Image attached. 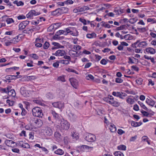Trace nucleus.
Returning a JSON list of instances; mask_svg holds the SVG:
<instances>
[{
	"instance_id": "f257e3e1",
	"label": "nucleus",
	"mask_w": 156,
	"mask_h": 156,
	"mask_svg": "<svg viewBox=\"0 0 156 156\" xmlns=\"http://www.w3.org/2000/svg\"><path fill=\"white\" fill-rule=\"evenodd\" d=\"M105 100L115 107H119L120 105V103L115 100L112 96H110V98H106Z\"/></svg>"
},
{
	"instance_id": "f03ea898",
	"label": "nucleus",
	"mask_w": 156,
	"mask_h": 156,
	"mask_svg": "<svg viewBox=\"0 0 156 156\" xmlns=\"http://www.w3.org/2000/svg\"><path fill=\"white\" fill-rule=\"evenodd\" d=\"M32 114L35 117L42 118L43 114L41 109L38 107H35L33 108L32 110Z\"/></svg>"
},
{
	"instance_id": "7ed1b4c3",
	"label": "nucleus",
	"mask_w": 156,
	"mask_h": 156,
	"mask_svg": "<svg viewBox=\"0 0 156 156\" xmlns=\"http://www.w3.org/2000/svg\"><path fill=\"white\" fill-rule=\"evenodd\" d=\"M59 126L62 129L67 130L70 127V124L67 121L63 119L60 121Z\"/></svg>"
},
{
	"instance_id": "20e7f679",
	"label": "nucleus",
	"mask_w": 156,
	"mask_h": 156,
	"mask_svg": "<svg viewBox=\"0 0 156 156\" xmlns=\"http://www.w3.org/2000/svg\"><path fill=\"white\" fill-rule=\"evenodd\" d=\"M95 136L90 133L86 134L85 137V139L89 142H93L95 140Z\"/></svg>"
},
{
	"instance_id": "39448f33",
	"label": "nucleus",
	"mask_w": 156,
	"mask_h": 156,
	"mask_svg": "<svg viewBox=\"0 0 156 156\" xmlns=\"http://www.w3.org/2000/svg\"><path fill=\"white\" fill-rule=\"evenodd\" d=\"M43 133L44 135L51 136L53 133V131L51 128L48 126L45 127L43 130Z\"/></svg>"
},
{
	"instance_id": "423d86ee",
	"label": "nucleus",
	"mask_w": 156,
	"mask_h": 156,
	"mask_svg": "<svg viewBox=\"0 0 156 156\" xmlns=\"http://www.w3.org/2000/svg\"><path fill=\"white\" fill-rule=\"evenodd\" d=\"M52 105L55 107L59 109L63 108L64 107V104L61 101H58L52 103Z\"/></svg>"
},
{
	"instance_id": "0eeeda50",
	"label": "nucleus",
	"mask_w": 156,
	"mask_h": 156,
	"mask_svg": "<svg viewBox=\"0 0 156 156\" xmlns=\"http://www.w3.org/2000/svg\"><path fill=\"white\" fill-rule=\"evenodd\" d=\"M70 27H69L66 28L64 30L65 32L64 35H67L68 33H70V34L73 36H77L78 35V32L76 30V32L73 33L70 30Z\"/></svg>"
},
{
	"instance_id": "6e6552de",
	"label": "nucleus",
	"mask_w": 156,
	"mask_h": 156,
	"mask_svg": "<svg viewBox=\"0 0 156 156\" xmlns=\"http://www.w3.org/2000/svg\"><path fill=\"white\" fill-rule=\"evenodd\" d=\"M32 119L33 120V123L37 127H40L42 124V121L38 119H34L33 118Z\"/></svg>"
},
{
	"instance_id": "1a4fd4ad",
	"label": "nucleus",
	"mask_w": 156,
	"mask_h": 156,
	"mask_svg": "<svg viewBox=\"0 0 156 156\" xmlns=\"http://www.w3.org/2000/svg\"><path fill=\"white\" fill-rule=\"evenodd\" d=\"M39 14L37 13L34 10H31L27 15L26 16L27 18L32 19L34 16L38 15Z\"/></svg>"
},
{
	"instance_id": "9d476101",
	"label": "nucleus",
	"mask_w": 156,
	"mask_h": 156,
	"mask_svg": "<svg viewBox=\"0 0 156 156\" xmlns=\"http://www.w3.org/2000/svg\"><path fill=\"white\" fill-rule=\"evenodd\" d=\"M69 80L72 86L74 88H76L78 85L77 80L73 78H70Z\"/></svg>"
},
{
	"instance_id": "9b49d317",
	"label": "nucleus",
	"mask_w": 156,
	"mask_h": 156,
	"mask_svg": "<svg viewBox=\"0 0 156 156\" xmlns=\"http://www.w3.org/2000/svg\"><path fill=\"white\" fill-rule=\"evenodd\" d=\"M66 54V52L64 50H58L55 53H52V55L56 56H62Z\"/></svg>"
},
{
	"instance_id": "f8f14e48",
	"label": "nucleus",
	"mask_w": 156,
	"mask_h": 156,
	"mask_svg": "<svg viewBox=\"0 0 156 156\" xmlns=\"http://www.w3.org/2000/svg\"><path fill=\"white\" fill-rule=\"evenodd\" d=\"M69 116L70 120L72 121H74L76 120L77 116L76 115L72 112H70L69 114Z\"/></svg>"
},
{
	"instance_id": "ddd939ff",
	"label": "nucleus",
	"mask_w": 156,
	"mask_h": 156,
	"mask_svg": "<svg viewBox=\"0 0 156 156\" xmlns=\"http://www.w3.org/2000/svg\"><path fill=\"white\" fill-rule=\"evenodd\" d=\"M7 16H2V18L3 20H5L6 21L7 24H10L14 22V20L12 18H7Z\"/></svg>"
},
{
	"instance_id": "4468645a",
	"label": "nucleus",
	"mask_w": 156,
	"mask_h": 156,
	"mask_svg": "<svg viewBox=\"0 0 156 156\" xmlns=\"http://www.w3.org/2000/svg\"><path fill=\"white\" fill-rule=\"evenodd\" d=\"M146 102L148 105H151L152 107H153L155 104L154 101L151 99L147 98Z\"/></svg>"
},
{
	"instance_id": "2eb2a0df",
	"label": "nucleus",
	"mask_w": 156,
	"mask_h": 156,
	"mask_svg": "<svg viewBox=\"0 0 156 156\" xmlns=\"http://www.w3.org/2000/svg\"><path fill=\"white\" fill-rule=\"evenodd\" d=\"M147 44L146 41H143L139 43L137 45V47L144 48L147 46Z\"/></svg>"
},
{
	"instance_id": "dca6fc26",
	"label": "nucleus",
	"mask_w": 156,
	"mask_h": 156,
	"mask_svg": "<svg viewBox=\"0 0 156 156\" xmlns=\"http://www.w3.org/2000/svg\"><path fill=\"white\" fill-rule=\"evenodd\" d=\"M89 9V8L87 6H83L82 7L80 8L78 7V9H76V10H79V12H83L85 10H87Z\"/></svg>"
},
{
	"instance_id": "f3484780",
	"label": "nucleus",
	"mask_w": 156,
	"mask_h": 156,
	"mask_svg": "<svg viewBox=\"0 0 156 156\" xmlns=\"http://www.w3.org/2000/svg\"><path fill=\"white\" fill-rule=\"evenodd\" d=\"M146 51L147 53H150L151 54H153L155 52V50L151 48H148L146 49Z\"/></svg>"
},
{
	"instance_id": "a211bd4d",
	"label": "nucleus",
	"mask_w": 156,
	"mask_h": 156,
	"mask_svg": "<svg viewBox=\"0 0 156 156\" xmlns=\"http://www.w3.org/2000/svg\"><path fill=\"white\" fill-rule=\"evenodd\" d=\"M20 41V39L18 36H16L15 37L11 39L10 41L13 44H16L18 42Z\"/></svg>"
},
{
	"instance_id": "6ab92c4d",
	"label": "nucleus",
	"mask_w": 156,
	"mask_h": 156,
	"mask_svg": "<svg viewBox=\"0 0 156 156\" xmlns=\"http://www.w3.org/2000/svg\"><path fill=\"white\" fill-rule=\"evenodd\" d=\"M69 54L70 56L73 57L77 56V52L73 50H70L69 52Z\"/></svg>"
},
{
	"instance_id": "aec40b11",
	"label": "nucleus",
	"mask_w": 156,
	"mask_h": 156,
	"mask_svg": "<svg viewBox=\"0 0 156 156\" xmlns=\"http://www.w3.org/2000/svg\"><path fill=\"white\" fill-rule=\"evenodd\" d=\"M52 44L57 48H64L63 46L61 45L59 43L57 42H52Z\"/></svg>"
},
{
	"instance_id": "412c9836",
	"label": "nucleus",
	"mask_w": 156,
	"mask_h": 156,
	"mask_svg": "<svg viewBox=\"0 0 156 156\" xmlns=\"http://www.w3.org/2000/svg\"><path fill=\"white\" fill-rule=\"evenodd\" d=\"M51 114L55 119H58L59 118V115L56 113L55 111L52 110L51 111Z\"/></svg>"
},
{
	"instance_id": "4be33fe9",
	"label": "nucleus",
	"mask_w": 156,
	"mask_h": 156,
	"mask_svg": "<svg viewBox=\"0 0 156 156\" xmlns=\"http://www.w3.org/2000/svg\"><path fill=\"white\" fill-rule=\"evenodd\" d=\"M54 153L57 154L59 155H62L63 154L64 152L63 150L60 149H58L56 150Z\"/></svg>"
},
{
	"instance_id": "5701e85b",
	"label": "nucleus",
	"mask_w": 156,
	"mask_h": 156,
	"mask_svg": "<svg viewBox=\"0 0 156 156\" xmlns=\"http://www.w3.org/2000/svg\"><path fill=\"white\" fill-rule=\"evenodd\" d=\"M8 93V95L9 96L15 97L16 95V92L13 89H11Z\"/></svg>"
},
{
	"instance_id": "b1692460",
	"label": "nucleus",
	"mask_w": 156,
	"mask_h": 156,
	"mask_svg": "<svg viewBox=\"0 0 156 156\" xmlns=\"http://www.w3.org/2000/svg\"><path fill=\"white\" fill-rule=\"evenodd\" d=\"M131 97V96H129L126 100V102L129 104L132 105L133 104L134 102V98H132L130 97Z\"/></svg>"
},
{
	"instance_id": "393cba45",
	"label": "nucleus",
	"mask_w": 156,
	"mask_h": 156,
	"mask_svg": "<svg viewBox=\"0 0 156 156\" xmlns=\"http://www.w3.org/2000/svg\"><path fill=\"white\" fill-rule=\"evenodd\" d=\"M65 32V31L64 30H59L56 32V34L55 35V37L56 38H58L59 35L63 34L64 35Z\"/></svg>"
},
{
	"instance_id": "a878e982",
	"label": "nucleus",
	"mask_w": 156,
	"mask_h": 156,
	"mask_svg": "<svg viewBox=\"0 0 156 156\" xmlns=\"http://www.w3.org/2000/svg\"><path fill=\"white\" fill-rule=\"evenodd\" d=\"M109 129L112 132H114L116 131V130L115 126L113 124L110 125Z\"/></svg>"
},
{
	"instance_id": "bb28decb",
	"label": "nucleus",
	"mask_w": 156,
	"mask_h": 156,
	"mask_svg": "<svg viewBox=\"0 0 156 156\" xmlns=\"http://www.w3.org/2000/svg\"><path fill=\"white\" fill-rule=\"evenodd\" d=\"M138 103L142 108L146 111H148V108L145 106L144 104L143 103L140 101H138Z\"/></svg>"
},
{
	"instance_id": "cd10ccee",
	"label": "nucleus",
	"mask_w": 156,
	"mask_h": 156,
	"mask_svg": "<svg viewBox=\"0 0 156 156\" xmlns=\"http://www.w3.org/2000/svg\"><path fill=\"white\" fill-rule=\"evenodd\" d=\"M117 148L119 150L125 151L126 150V147L123 145H120L117 147Z\"/></svg>"
},
{
	"instance_id": "c85d7f7f",
	"label": "nucleus",
	"mask_w": 156,
	"mask_h": 156,
	"mask_svg": "<svg viewBox=\"0 0 156 156\" xmlns=\"http://www.w3.org/2000/svg\"><path fill=\"white\" fill-rule=\"evenodd\" d=\"M71 136L73 139L76 140L79 138V136L77 133H75L74 132L72 133Z\"/></svg>"
},
{
	"instance_id": "c756f323",
	"label": "nucleus",
	"mask_w": 156,
	"mask_h": 156,
	"mask_svg": "<svg viewBox=\"0 0 156 156\" xmlns=\"http://www.w3.org/2000/svg\"><path fill=\"white\" fill-rule=\"evenodd\" d=\"M59 9H56L55 11L51 12V15L52 16H56L58 15L59 13Z\"/></svg>"
},
{
	"instance_id": "7c9ffc66",
	"label": "nucleus",
	"mask_w": 156,
	"mask_h": 156,
	"mask_svg": "<svg viewBox=\"0 0 156 156\" xmlns=\"http://www.w3.org/2000/svg\"><path fill=\"white\" fill-rule=\"evenodd\" d=\"M122 92L114 91L112 93V94L114 96L119 97L120 96V95L121 94H122Z\"/></svg>"
},
{
	"instance_id": "2f4dec72",
	"label": "nucleus",
	"mask_w": 156,
	"mask_h": 156,
	"mask_svg": "<svg viewBox=\"0 0 156 156\" xmlns=\"http://www.w3.org/2000/svg\"><path fill=\"white\" fill-rule=\"evenodd\" d=\"M86 78L87 80H93L94 79V77L91 74H86Z\"/></svg>"
},
{
	"instance_id": "473e14b6",
	"label": "nucleus",
	"mask_w": 156,
	"mask_h": 156,
	"mask_svg": "<svg viewBox=\"0 0 156 156\" xmlns=\"http://www.w3.org/2000/svg\"><path fill=\"white\" fill-rule=\"evenodd\" d=\"M59 24V23H56L54 25H51L48 28V31H50L52 30H54L55 27V26L57 25V26Z\"/></svg>"
},
{
	"instance_id": "72a5a7b5",
	"label": "nucleus",
	"mask_w": 156,
	"mask_h": 156,
	"mask_svg": "<svg viewBox=\"0 0 156 156\" xmlns=\"http://www.w3.org/2000/svg\"><path fill=\"white\" fill-rule=\"evenodd\" d=\"M114 154L115 156H124L123 154L119 151L115 152Z\"/></svg>"
},
{
	"instance_id": "f704fd0d",
	"label": "nucleus",
	"mask_w": 156,
	"mask_h": 156,
	"mask_svg": "<svg viewBox=\"0 0 156 156\" xmlns=\"http://www.w3.org/2000/svg\"><path fill=\"white\" fill-rule=\"evenodd\" d=\"M55 137L57 139L59 140L61 137V135L58 132H55L54 134Z\"/></svg>"
},
{
	"instance_id": "c9c22d12",
	"label": "nucleus",
	"mask_w": 156,
	"mask_h": 156,
	"mask_svg": "<svg viewBox=\"0 0 156 156\" xmlns=\"http://www.w3.org/2000/svg\"><path fill=\"white\" fill-rule=\"evenodd\" d=\"M25 128L26 129L30 130L32 129V126L30 124H29L26 125L25 126Z\"/></svg>"
},
{
	"instance_id": "e433bc0d",
	"label": "nucleus",
	"mask_w": 156,
	"mask_h": 156,
	"mask_svg": "<svg viewBox=\"0 0 156 156\" xmlns=\"http://www.w3.org/2000/svg\"><path fill=\"white\" fill-rule=\"evenodd\" d=\"M46 98L49 99H51L53 98V95L50 93H48L46 95Z\"/></svg>"
},
{
	"instance_id": "4c0bfd02",
	"label": "nucleus",
	"mask_w": 156,
	"mask_h": 156,
	"mask_svg": "<svg viewBox=\"0 0 156 156\" xmlns=\"http://www.w3.org/2000/svg\"><path fill=\"white\" fill-rule=\"evenodd\" d=\"M143 81V80L142 78H139L136 80V81L137 84L141 85L142 84Z\"/></svg>"
},
{
	"instance_id": "58836bf2",
	"label": "nucleus",
	"mask_w": 156,
	"mask_h": 156,
	"mask_svg": "<svg viewBox=\"0 0 156 156\" xmlns=\"http://www.w3.org/2000/svg\"><path fill=\"white\" fill-rule=\"evenodd\" d=\"M137 19L136 18H133L130 19L129 22L131 24H133L136 23L137 21Z\"/></svg>"
},
{
	"instance_id": "ea45409f",
	"label": "nucleus",
	"mask_w": 156,
	"mask_h": 156,
	"mask_svg": "<svg viewBox=\"0 0 156 156\" xmlns=\"http://www.w3.org/2000/svg\"><path fill=\"white\" fill-rule=\"evenodd\" d=\"M50 45L49 43L47 42H45L43 45V48L44 49H46L48 48Z\"/></svg>"
},
{
	"instance_id": "a19ab883",
	"label": "nucleus",
	"mask_w": 156,
	"mask_h": 156,
	"mask_svg": "<svg viewBox=\"0 0 156 156\" xmlns=\"http://www.w3.org/2000/svg\"><path fill=\"white\" fill-rule=\"evenodd\" d=\"M137 29L139 32L141 33L144 32L146 31V29L145 27L142 28H137Z\"/></svg>"
},
{
	"instance_id": "79ce46f5",
	"label": "nucleus",
	"mask_w": 156,
	"mask_h": 156,
	"mask_svg": "<svg viewBox=\"0 0 156 156\" xmlns=\"http://www.w3.org/2000/svg\"><path fill=\"white\" fill-rule=\"evenodd\" d=\"M66 70L69 72H72V73H74L76 74H77V72L75 70L73 69H72L68 68Z\"/></svg>"
},
{
	"instance_id": "37998d69",
	"label": "nucleus",
	"mask_w": 156,
	"mask_h": 156,
	"mask_svg": "<svg viewBox=\"0 0 156 156\" xmlns=\"http://www.w3.org/2000/svg\"><path fill=\"white\" fill-rule=\"evenodd\" d=\"M19 29L20 30H22L25 28V26H24L22 23H20L19 25Z\"/></svg>"
},
{
	"instance_id": "c03bdc74",
	"label": "nucleus",
	"mask_w": 156,
	"mask_h": 156,
	"mask_svg": "<svg viewBox=\"0 0 156 156\" xmlns=\"http://www.w3.org/2000/svg\"><path fill=\"white\" fill-rule=\"evenodd\" d=\"M138 122H136L133 121H132L131 122V124L132 126L134 127L138 126Z\"/></svg>"
},
{
	"instance_id": "a18cd8bd",
	"label": "nucleus",
	"mask_w": 156,
	"mask_h": 156,
	"mask_svg": "<svg viewBox=\"0 0 156 156\" xmlns=\"http://www.w3.org/2000/svg\"><path fill=\"white\" fill-rule=\"evenodd\" d=\"M58 80L61 81L62 82H65V80L64 77L63 76H60L57 79Z\"/></svg>"
},
{
	"instance_id": "49530a36",
	"label": "nucleus",
	"mask_w": 156,
	"mask_h": 156,
	"mask_svg": "<svg viewBox=\"0 0 156 156\" xmlns=\"http://www.w3.org/2000/svg\"><path fill=\"white\" fill-rule=\"evenodd\" d=\"M65 4L66 5L72 4L73 2L72 0H67L65 1Z\"/></svg>"
},
{
	"instance_id": "de8ad7c7",
	"label": "nucleus",
	"mask_w": 156,
	"mask_h": 156,
	"mask_svg": "<svg viewBox=\"0 0 156 156\" xmlns=\"http://www.w3.org/2000/svg\"><path fill=\"white\" fill-rule=\"evenodd\" d=\"M108 62L106 60V59L103 58L102 59V60L101 61L100 63H101L103 65H105Z\"/></svg>"
},
{
	"instance_id": "09e8293b",
	"label": "nucleus",
	"mask_w": 156,
	"mask_h": 156,
	"mask_svg": "<svg viewBox=\"0 0 156 156\" xmlns=\"http://www.w3.org/2000/svg\"><path fill=\"white\" fill-rule=\"evenodd\" d=\"M102 25L105 27L108 28H110L111 27V26L113 27V25L110 26L109 24H106L105 23H103Z\"/></svg>"
},
{
	"instance_id": "8fccbe9b",
	"label": "nucleus",
	"mask_w": 156,
	"mask_h": 156,
	"mask_svg": "<svg viewBox=\"0 0 156 156\" xmlns=\"http://www.w3.org/2000/svg\"><path fill=\"white\" fill-rule=\"evenodd\" d=\"M30 56L36 59H38V56L35 54H33L30 55Z\"/></svg>"
},
{
	"instance_id": "3c124183",
	"label": "nucleus",
	"mask_w": 156,
	"mask_h": 156,
	"mask_svg": "<svg viewBox=\"0 0 156 156\" xmlns=\"http://www.w3.org/2000/svg\"><path fill=\"white\" fill-rule=\"evenodd\" d=\"M141 113L144 116H146L147 117H148L149 115V113H148L147 112L143 110L141 111Z\"/></svg>"
},
{
	"instance_id": "603ef678",
	"label": "nucleus",
	"mask_w": 156,
	"mask_h": 156,
	"mask_svg": "<svg viewBox=\"0 0 156 156\" xmlns=\"http://www.w3.org/2000/svg\"><path fill=\"white\" fill-rule=\"evenodd\" d=\"M61 63L66 65L68 64L69 63V61L68 60H62L61 61Z\"/></svg>"
},
{
	"instance_id": "864d4df0",
	"label": "nucleus",
	"mask_w": 156,
	"mask_h": 156,
	"mask_svg": "<svg viewBox=\"0 0 156 156\" xmlns=\"http://www.w3.org/2000/svg\"><path fill=\"white\" fill-rule=\"evenodd\" d=\"M115 82L117 83H121L123 82V80L119 78H117L115 79Z\"/></svg>"
},
{
	"instance_id": "5fc2aeb1",
	"label": "nucleus",
	"mask_w": 156,
	"mask_h": 156,
	"mask_svg": "<svg viewBox=\"0 0 156 156\" xmlns=\"http://www.w3.org/2000/svg\"><path fill=\"white\" fill-rule=\"evenodd\" d=\"M28 78L30 80H33L36 79V77L34 76H28Z\"/></svg>"
},
{
	"instance_id": "6e6d98bb",
	"label": "nucleus",
	"mask_w": 156,
	"mask_h": 156,
	"mask_svg": "<svg viewBox=\"0 0 156 156\" xmlns=\"http://www.w3.org/2000/svg\"><path fill=\"white\" fill-rule=\"evenodd\" d=\"M117 133L119 134L122 135L124 133H125V132L121 129H119L118 130Z\"/></svg>"
},
{
	"instance_id": "4d7b16f0",
	"label": "nucleus",
	"mask_w": 156,
	"mask_h": 156,
	"mask_svg": "<svg viewBox=\"0 0 156 156\" xmlns=\"http://www.w3.org/2000/svg\"><path fill=\"white\" fill-rule=\"evenodd\" d=\"M114 14L113 12H110L107 13L105 15V16H108L109 17H114Z\"/></svg>"
},
{
	"instance_id": "13d9d810",
	"label": "nucleus",
	"mask_w": 156,
	"mask_h": 156,
	"mask_svg": "<svg viewBox=\"0 0 156 156\" xmlns=\"http://www.w3.org/2000/svg\"><path fill=\"white\" fill-rule=\"evenodd\" d=\"M73 48L76 50H78L81 49V47L79 45H74Z\"/></svg>"
},
{
	"instance_id": "bf43d9fd",
	"label": "nucleus",
	"mask_w": 156,
	"mask_h": 156,
	"mask_svg": "<svg viewBox=\"0 0 156 156\" xmlns=\"http://www.w3.org/2000/svg\"><path fill=\"white\" fill-rule=\"evenodd\" d=\"M80 21L83 23L84 25H86L87 24V21L84 19L80 18L79 20Z\"/></svg>"
},
{
	"instance_id": "052dcab7",
	"label": "nucleus",
	"mask_w": 156,
	"mask_h": 156,
	"mask_svg": "<svg viewBox=\"0 0 156 156\" xmlns=\"http://www.w3.org/2000/svg\"><path fill=\"white\" fill-rule=\"evenodd\" d=\"M82 147L85 150H88L90 148H91V147H89L86 145H82Z\"/></svg>"
},
{
	"instance_id": "680f3d73",
	"label": "nucleus",
	"mask_w": 156,
	"mask_h": 156,
	"mask_svg": "<svg viewBox=\"0 0 156 156\" xmlns=\"http://www.w3.org/2000/svg\"><path fill=\"white\" fill-rule=\"evenodd\" d=\"M131 68L137 72H138L139 70V68L135 66H131Z\"/></svg>"
},
{
	"instance_id": "e2e57ef3",
	"label": "nucleus",
	"mask_w": 156,
	"mask_h": 156,
	"mask_svg": "<svg viewBox=\"0 0 156 156\" xmlns=\"http://www.w3.org/2000/svg\"><path fill=\"white\" fill-rule=\"evenodd\" d=\"M133 109L135 111H138L139 110V108L138 106L136 104L134 105Z\"/></svg>"
},
{
	"instance_id": "0e129e2a",
	"label": "nucleus",
	"mask_w": 156,
	"mask_h": 156,
	"mask_svg": "<svg viewBox=\"0 0 156 156\" xmlns=\"http://www.w3.org/2000/svg\"><path fill=\"white\" fill-rule=\"evenodd\" d=\"M140 42L139 40H137L136 41L132 44V46L133 47L136 48L137 47L136 45L138 43Z\"/></svg>"
},
{
	"instance_id": "69168bd1",
	"label": "nucleus",
	"mask_w": 156,
	"mask_h": 156,
	"mask_svg": "<svg viewBox=\"0 0 156 156\" xmlns=\"http://www.w3.org/2000/svg\"><path fill=\"white\" fill-rule=\"evenodd\" d=\"M42 150L45 153L47 154L48 152V150L45 147H42L41 148Z\"/></svg>"
},
{
	"instance_id": "338daca9",
	"label": "nucleus",
	"mask_w": 156,
	"mask_h": 156,
	"mask_svg": "<svg viewBox=\"0 0 156 156\" xmlns=\"http://www.w3.org/2000/svg\"><path fill=\"white\" fill-rule=\"evenodd\" d=\"M137 137V136L135 135L134 136L132 137L130 139L129 141H135Z\"/></svg>"
},
{
	"instance_id": "774afa93",
	"label": "nucleus",
	"mask_w": 156,
	"mask_h": 156,
	"mask_svg": "<svg viewBox=\"0 0 156 156\" xmlns=\"http://www.w3.org/2000/svg\"><path fill=\"white\" fill-rule=\"evenodd\" d=\"M12 151L13 152L15 153H18L20 152L19 150L17 148H13L12 149Z\"/></svg>"
}]
</instances>
